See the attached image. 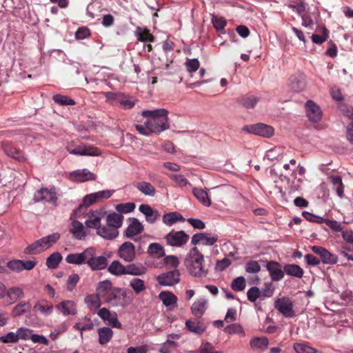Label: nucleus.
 <instances>
[{
    "label": "nucleus",
    "instance_id": "nucleus-1",
    "mask_svg": "<svg viewBox=\"0 0 353 353\" xmlns=\"http://www.w3.org/2000/svg\"><path fill=\"white\" fill-rule=\"evenodd\" d=\"M96 291L99 292L103 303L112 307H125L132 303V292L125 288L114 287L112 281L105 279L99 281Z\"/></svg>",
    "mask_w": 353,
    "mask_h": 353
},
{
    "label": "nucleus",
    "instance_id": "nucleus-2",
    "mask_svg": "<svg viewBox=\"0 0 353 353\" xmlns=\"http://www.w3.org/2000/svg\"><path fill=\"white\" fill-rule=\"evenodd\" d=\"M168 114V111L164 108L142 112V116L147 118L145 125L150 132L156 134H160L169 128Z\"/></svg>",
    "mask_w": 353,
    "mask_h": 353
},
{
    "label": "nucleus",
    "instance_id": "nucleus-3",
    "mask_svg": "<svg viewBox=\"0 0 353 353\" xmlns=\"http://www.w3.org/2000/svg\"><path fill=\"white\" fill-rule=\"evenodd\" d=\"M204 262V256L196 247H193L189 250L184 260L188 272L194 277H201L208 274Z\"/></svg>",
    "mask_w": 353,
    "mask_h": 353
},
{
    "label": "nucleus",
    "instance_id": "nucleus-4",
    "mask_svg": "<svg viewBox=\"0 0 353 353\" xmlns=\"http://www.w3.org/2000/svg\"><path fill=\"white\" fill-rule=\"evenodd\" d=\"M60 234L58 232L43 236L26 247L23 252L28 255L41 253L55 244L60 239Z\"/></svg>",
    "mask_w": 353,
    "mask_h": 353
},
{
    "label": "nucleus",
    "instance_id": "nucleus-5",
    "mask_svg": "<svg viewBox=\"0 0 353 353\" xmlns=\"http://www.w3.org/2000/svg\"><path fill=\"white\" fill-rule=\"evenodd\" d=\"M112 256V252H105L102 255L97 256L93 248H89L87 265L92 271L103 270L108 265V259Z\"/></svg>",
    "mask_w": 353,
    "mask_h": 353
},
{
    "label": "nucleus",
    "instance_id": "nucleus-6",
    "mask_svg": "<svg viewBox=\"0 0 353 353\" xmlns=\"http://www.w3.org/2000/svg\"><path fill=\"white\" fill-rule=\"evenodd\" d=\"M166 244L170 247L183 248L188 242L190 236L183 230H172L164 237Z\"/></svg>",
    "mask_w": 353,
    "mask_h": 353
},
{
    "label": "nucleus",
    "instance_id": "nucleus-7",
    "mask_svg": "<svg viewBox=\"0 0 353 353\" xmlns=\"http://www.w3.org/2000/svg\"><path fill=\"white\" fill-rule=\"evenodd\" d=\"M56 188L52 186L50 189L41 188L34 194L33 201L35 203L46 201L50 203H55L57 201Z\"/></svg>",
    "mask_w": 353,
    "mask_h": 353
},
{
    "label": "nucleus",
    "instance_id": "nucleus-8",
    "mask_svg": "<svg viewBox=\"0 0 353 353\" xmlns=\"http://www.w3.org/2000/svg\"><path fill=\"white\" fill-rule=\"evenodd\" d=\"M117 256L125 263L133 262L136 259V248L130 241L123 242L117 250Z\"/></svg>",
    "mask_w": 353,
    "mask_h": 353
},
{
    "label": "nucleus",
    "instance_id": "nucleus-9",
    "mask_svg": "<svg viewBox=\"0 0 353 353\" xmlns=\"http://www.w3.org/2000/svg\"><path fill=\"white\" fill-rule=\"evenodd\" d=\"M242 130L248 133L265 137H270L274 132V128L272 126L262 123L245 125Z\"/></svg>",
    "mask_w": 353,
    "mask_h": 353
},
{
    "label": "nucleus",
    "instance_id": "nucleus-10",
    "mask_svg": "<svg viewBox=\"0 0 353 353\" xmlns=\"http://www.w3.org/2000/svg\"><path fill=\"white\" fill-rule=\"evenodd\" d=\"M114 192V190H105L87 194L83 199V204L85 207H89L94 203L110 198Z\"/></svg>",
    "mask_w": 353,
    "mask_h": 353
},
{
    "label": "nucleus",
    "instance_id": "nucleus-11",
    "mask_svg": "<svg viewBox=\"0 0 353 353\" xmlns=\"http://www.w3.org/2000/svg\"><path fill=\"white\" fill-rule=\"evenodd\" d=\"M274 307L285 318H292L295 316L293 303L288 297L278 298L274 302Z\"/></svg>",
    "mask_w": 353,
    "mask_h": 353
},
{
    "label": "nucleus",
    "instance_id": "nucleus-12",
    "mask_svg": "<svg viewBox=\"0 0 353 353\" xmlns=\"http://www.w3.org/2000/svg\"><path fill=\"white\" fill-rule=\"evenodd\" d=\"M311 250L321 257L320 261L324 265H335L338 262L337 256L322 246L314 245L311 248Z\"/></svg>",
    "mask_w": 353,
    "mask_h": 353
},
{
    "label": "nucleus",
    "instance_id": "nucleus-13",
    "mask_svg": "<svg viewBox=\"0 0 353 353\" xmlns=\"http://www.w3.org/2000/svg\"><path fill=\"white\" fill-rule=\"evenodd\" d=\"M97 315L112 327L122 328V325L119 321L115 312H110L108 308L102 307L98 310Z\"/></svg>",
    "mask_w": 353,
    "mask_h": 353
},
{
    "label": "nucleus",
    "instance_id": "nucleus-14",
    "mask_svg": "<svg viewBox=\"0 0 353 353\" xmlns=\"http://www.w3.org/2000/svg\"><path fill=\"white\" fill-rule=\"evenodd\" d=\"M218 239L217 234L210 235L205 232H198L192 236L191 244L193 245L201 244L212 246L217 242Z\"/></svg>",
    "mask_w": 353,
    "mask_h": 353
},
{
    "label": "nucleus",
    "instance_id": "nucleus-15",
    "mask_svg": "<svg viewBox=\"0 0 353 353\" xmlns=\"http://www.w3.org/2000/svg\"><path fill=\"white\" fill-rule=\"evenodd\" d=\"M158 283L163 286H172L180 281V273L177 269L159 274L157 277Z\"/></svg>",
    "mask_w": 353,
    "mask_h": 353
},
{
    "label": "nucleus",
    "instance_id": "nucleus-16",
    "mask_svg": "<svg viewBox=\"0 0 353 353\" xmlns=\"http://www.w3.org/2000/svg\"><path fill=\"white\" fill-rule=\"evenodd\" d=\"M305 111L309 120L313 123L319 122L322 118V112L320 107L312 100L306 101Z\"/></svg>",
    "mask_w": 353,
    "mask_h": 353
},
{
    "label": "nucleus",
    "instance_id": "nucleus-17",
    "mask_svg": "<svg viewBox=\"0 0 353 353\" xmlns=\"http://www.w3.org/2000/svg\"><path fill=\"white\" fill-rule=\"evenodd\" d=\"M265 268L272 281H279L284 277L283 268L281 265L275 261H270L267 263Z\"/></svg>",
    "mask_w": 353,
    "mask_h": 353
},
{
    "label": "nucleus",
    "instance_id": "nucleus-18",
    "mask_svg": "<svg viewBox=\"0 0 353 353\" xmlns=\"http://www.w3.org/2000/svg\"><path fill=\"white\" fill-rule=\"evenodd\" d=\"M128 226L125 230L123 235L129 239L134 238L136 235L141 234L143 230V225L137 218H129Z\"/></svg>",
    "mask_w": 353,
    "mask_h": 353
},
{
    "label": "nucleus",
    "instance_id": "nucleus-19",
    "mask_svg": "<svg viewBox=\"0 0 353 353\" xmlns=\"http://www.w3.org/2000/svg\"><path fill=\"white\" fill-rule=\"evenodd\" d=\"M1 148L5 154L12 159L19 161H25L26 160L23 152L16 148L9 142H3L1 143Z\"/></svg>",
    "mask_w": 353,
    "mask_h": 353
},
{
    "label": "nucleus",
    "instance_id": "nucleus-20",
    "mask_svg": "<svg viewBox=\"0 0 353 353\" xmlns=\"http://www.w3.org/2000/svg\"><path fill=\"white\" fill-rule=\"evenodd\" d=\"M70 178L73 181L85 182L95 180L96 175L88 169L84 168L72 171L70 174Z\"/></svg>",
    "mask_w": 353,
    "mask_h": 353
},
{
    "label": "nucleus",
    "instance_id": "nucleus-21",
    "mask_svg": "<svg viewBox=\"0 0 353 353\" xmlns=\"http://www.w3.org/2000/svg\"><path fill=\"white\" fill-rule=\"evenodd\" d=\"M89 254V248L85 249L81 253H70L65 257V261L69 264L81 265L87 264Z\"/></svg>",
    "mask_w": 353,
    "mask_h": 353
},
{
    "label": "nucleus",
    "instance_id": "nucleus-22",
    "mask_svg": "<svg viewBox=\"0 0 353 353\" xmlns=\"http://www.w3.org/2000/svg\"><path fill=\"white\" fill-rule=\"evenodd\" d=\"M53 310L54 307L52 303L46 299L39 300L33 306V312L36 313L39 312L45 316L51 315Z\"/></svg>",
    "mask_w": 353,
    "mask_h": 353
},
{
    "label": "nucleus",
    "instance_id": "nucleus-23",
    "mask_svg": "<svg viewBox=\"0 0 353 353\" xmlns=\"http://www.w3.org/2000/svg\"><path fill=\"white\" fill-rule=\"evenodd\" d=\"M139 210L145 215L146 221L150 224L154 223L160 216L159 211L148 204L140 205Z\"/></svg>",
    "mask_w": 353,
    "mask_h": 353
},
{
    "label": "nucleus",
    "instance_id": "nucleus-24",
    "mask_svg": "<svg viewBox=\"0 0 353 353\" xmlns=\"http://www.w3.org/2000/svg\"><path fill=\"white\" fill-rule=\"evenodd\" d=\"M56 308L64 316L75 315L77 313V305L71 300L61 301L56 305Z\"/></svg>",
    "mask_w": 353,
    "mask_h": 353
},
{
    "label": "nucleus",
    "instance_id": "nucleus-25",
    "mask_svg": "<svg viewBox=\"0 0 353 353\" xmlns=\"http://www.w3.org/2000/svg\"><path fill=\"white\" fill-rule=\"evenodd\" d=\"M97 234L105 240L112 241L119 236V232L106 223V225H101V227L98 228Z\"/></svg>",
    "mask_w": 353,
    "mask_h": 353
},
{
    "label": "nucleus",
    "instance_id": "nucleus-26",
    "mask_svg": "<svg viewBox=\"0 0 353 353\" xmlns=\"http://www.w3.org/2000/svg\"><path fill=\"white\" fill-rule=\"evenodd\" d=\"M147 268L141 263H128L125 265V274L139 276L147 272Z\"/></svg>",
    "mask_w": 353,
    "mask_h": 353
},
{
    "label": "nucleus",
    "instance_id": "nucleus-27",
    "mask_svg": "<svg viewBox=\"0 0 353 353\" xmlns=\"http://www.w3.org/2000/svg\"><path fill=\"white\" fill-rule=\"evenodd\" d=\"M185 327L190 332L201 335L206 330L203 323L199 319H188L185 321Z\"/></svg>",
    "mask_w": 353,
    "mask_h": 353
},
{
    "label": "nucleus",
    "instance_id": "nucleus-28",
    "mask_svg": "<svg viewBox=\"0 0 353 353\" xmlns=\"http://www.w3.org/2000/svg\"><path fill=\"white\" fill-rule=\"evenodd\" d=\"M103 216V213L101 212H90L88 214V219L85 221V225L88 228L96 229L98 231L101 225V221Z\"/></svg>",
    "mask_w": 353,
    "mask_h": 353
},
{
    "label": "nucleus",
    "instance_id": "nucleus-29",
    "mask_svg": "<svg viewBox=\"0 0 353 353\" xmlns=\"http://www.w3.org/2000/svg\"><path fill=\"white\" fill-rule=\"evenodd\" d=\"M159 299L167 307H176L178 298L172 292L162 291L159 294Z\"/></svg>",
    "mask_w": 353,
    "mask_h": 353
},
{
    "label": "nucleus",
    "instance_id": "nucleus-30",
    "mask_svg": "<svg viewBox=\"0 0 353 353\" xmlns=\"http://www.w3.org/2000/svg\"><path fill=\"white\" fill-rule=\"evenodd\" d=\"M24 296V292L23 290L18 286H13L8 289L6 296L5 299H6V301L9 304H13L15 303L18 299L23 298Z\"/></svg>",
    "mask_w": 353,
    "mask_h": 353
},
{
    "label": "nucleus",
    "instance_id": "nucleus-31",
    "mask_svg": "<svg viewBox=\"0 0 353 353\" xmlns=\"http://www.w3.org/2000/svg\"><path fill=\"white\" fill-rule=\"evenodd\" d=\"M272 295V290H269L267 293H263L260 289L254 286L250 288L247 292L248 299L250 302H255L257 299H264L265 297H270Z\"/></svg>",
    "mask_w": 353,
    "mask_h": 353
},
{
    "label": "nucleus",
    "instance_id": "nucleus-32",
    "mask_svg": "<svg viewBox=\"0 0 353 353\" xmlns=\"http://www.w3.org/2000/svg\"><path fill=\"white\" fill-rule=\"evenodd\" d=\"M67 150L72 154L81 155V156H92L97 157L99 155V151L96 148H72L71 145L67 146Z\"/></svg>",
    "mask_w": 353,
    "mask_h": 353
},
{
    "label": "nucleus",
    "instance_id": "nucleus-33",
    "mask_svg": "<svg viewBox=\"0 0 353 353\" xmlns=\"http://www.w3.org/2000/svg\"><path fill=\"white\" fill-rule=\"evenodd\" d=\"M163 223L168 226H172L177 222H184V217L177 212L164 214L162 217Z\"/></svg>",
    "mask_w": 353,
    "mask_h": 353
},
{
    "label": "nucleus",
    "instance_id": "nucleus-34",
    "mask_svg": "<svg viewBox=\"0 0 353 353\" xmlns=\"http://www.w3.org/2000/svg\"><path fill=\"white\" fill-rule=\"evenodd\" d=\"M105 220L106 223L109 225V226L116 229V230H119L123 225V216L116 212H112L106 216Z\"/></svg>",
    "mask_w": 353,
    "mask_h": 353
},
{
    "label": "nucleus",
    "instance_id": "nucleus-35",
    "mask_svg": "<svg viewBox=\"0 0 353 353\" xmlns=\"http://www.w3.org/2000/svg\"><path fill=\"white\" fill-rule=\"evenodd\" d=\"M207 309V300L205 299H200L195 301L192 307V313L196 317L201 318Z\"/></svg>",
    "mask_w": 353,
    "mask_h": 353
},
{
    "label": "nucleus",
    "instance_id": "nucleus-36",
    "mask_svg": "<svg viewBox=\"0 0 353 353\" xmlns=\"http://www.w3.org/2000/svg\"><path fill=\"white\" fill-rule=\"evenodd\" d=\"M316 32L319 34H313L311 37L312 41L315 44L321 45L329 37V31L324 26L316 28Z\"/></svg>",
    "mask_w": 353,
    "mask_h": 353
},
{
    "label": "nucleus",
    "instance_id": "nucleus-37",
    "mask_svg": "<svg viewBox=\"0 0 353 353\" xmlns=\"http://www.w3.org/2000/svg\"><path fill=\"white\" fill-rule=\"evenodd\" d=\"M192 193L202 205L205 207H210L211 205V199L205 190L201 188H193Z\"/></svg>",
    "mask_w": 353,
    "mask_h": 353
},
{
    "label": "nucleus",
    "instance_id": "nucleus-38",
    "mask_svg": "<svg viewBox=\"0 0 353 353\" xmlns=\"http://www.w3.org/2000/svg\"><path fill=\"white\" fill-rule=\"evenodd\" d=\"M107 268L108 271L114 276L125 275V265H123L119 260L113 261L108 265Z\"/></svg>",
    "mask_w": 353,
    "mask_h": 353
},
{
    "label": "nucleus",
    "instance_id": "nucleus-39",
    "mask_svg": "<svg viewBox=\"0 0 353 353\" xmlns=\"http://www.w3.org/2000/svg\"><path fill=\"white\" fill-rule=\"evenodd\" d=\"M284 274L301 279L303 276V270L296 264H286L283 266Z\"/></svg>",
    "mask_w": 353,
    "mask_h": 353
},
{
    "label": "nucleus",
    "instance_id": "nucleus-40",
    "mask_svg": "<svg viewBox=\"0 0 353 353\" xmlns=\"http://www.w3.org/2000/svg\"><path fill=\"white\" fill-rule=\"evenodd\" d=\"M70 232L72 234L74 238L78 240L84 239L86 235L83 223L77 220L72 222V226Z\"/></svg>",
    "mask_w": 353,
    "mask_h": 353
},
{
    "label": "nucleus",
    "instance_id": "nucleus-41",
    "mask_svg": "<svg viewBox=\"0 0 353 353\" xmlns=\"http://www.w3.org/2000/svg\"><path fill=\"white\" fill-rule=\"evenodd\" d=\"M99 343L106 345L113 336V331L108 327H103L98 329Z\"/></svg>",
    "mask_w": 353,
    "mask_h": 353
},
{
    "label": "nucleus",
    "instance_id": "nucleus-42",
    "mask_svg": "<svg viewBox=\"0 0 353 353\" xmlns=\"http://www.w3.org/2000/svg\"><path fill=\"white\" fill-rule=\"evenodd\" d=\"M134 34L138 41L141 42H154V37L150 33V31L145 28L143 29L141 27H137L134 32Z\"/></svg>",
    "mask_w": 353,
    "mask_h": 353
},
{
    "label": "nucleus",
    "instance_id": "nucleus-43",
    "mask_svg": "<svg viewBox=\"0 0 353 353\" xmlns=\"http://www.w3.org/2000/svg\"><path fill=\"white\" fill-rule=\"evenodd\" d=\"M284 149L282 147H275L266 152L265 157L271 161H281L283 157Z\"/></svg>",
    "mask_w": 353,
    "mask_h": 353
},
{
    "label": "nucleus",
    "instance_id": "nucleus-44",
    "mask_svg": "<svg viewBox=\"0 0 353 353\" xmlns=\"http://www.w3.org/2000/svg\"><path fill=\"white\" fill-rule=\"evenodd\" d=\"M328 179L332 183L333 188L336 191L337 195L340 198H343L344 187L341 176L336 175L330 176Z\"/></svg>",
    "mask_w": 353,
    "mask_h": 353
},
{
    "label": "nucleus",
    "instance_id": "nucleus-45",
    "mask_svg": "<svg viewBox=\"0 0 353 353\" xmlns=\"http://www.w3.org/2000/svg\"><path fill=\"white\" fill-rule=\"evenodd\" d=\"M30 303L28 301H21L16 305L12 311V315L14 317L21 316L30 312Z\"/></svg>",
    "mask_w": 353,
    "mask_h": 353
},
{
    "label": "nucleus",
    "instance_id": "nucleus-46",
    "mask_svg": "<svg viewBox=\"0 0 353 353\" xmlns=\"http://www.w3.org/2000/svg\"><path fill=\"white\" fill-rule=\"evenodd\" d=\"M223 332L228 334H237L241 337L245 336V332L239 323H231L223 329Z\"/></svg>",
    "mask_w": 353,
    "mask_h": 353
},
{
    "label": "nucleus",
    "instance_id": "nucleus-47",
    "mask_svg": "<svg viewBox=\"0 0 353 353\" xmlns=\"http://www.w3.org/2000/svg\"><path fill=\"white\" fill-rule=\"evenodd\" d=\"M129 286L133 290L135 294H139L146 289L145 281L138 277L132 279L129 282Z\"/></svg>",
    "mask_w": 353,
    "mask_h": 353
},
{
    "label": "nucleus",
    "instance_id": "nucleus-48",
    "mask_svg": "<svg viewBox=\"0 0 353 353\" xmlns=\"http://www.w3.org/2000/svg\"><path fill=\"white\" fill-rule=\"evenodd\" d=\"M250 345L252 349L265 350L269 345V341L265 336L254 337L250 340Z\"/></svg>",
    "mask_w": 353,
    "mask_h": 353
},
{
    "label": "nucleus",
    "instance_id": "nucleus-49",
    "mask_svg": "<svg viewBox=\"0 0 353 353\" xmlns=\"http://www.w3.org/2000/svg\"><path fill=\"white\" fill-rule=\"evenodd\" d=\"M85 303L90 307L99 308L102 304V298L99 296V292L95 294H89L85 297Z\"/></svg>",
    "mask_w": 353,
    "mask_h": 353
},
{
    "label": "nucleus",
    "instance_id": "nucleus-50",
    "mask_svg": "<svg viewBox=\"0 0 353 353\" xmlns=\"http://www.w3.org/2000/svg\"><path fill=\"white\" fill-rule=\"evenodd\" d=\"M62 259V256L59 252H53L47 258L46 265L50 269H55L59 266Z\"/></svg>",
    "mask_w": 353,
    "mask_h": 353
},
{
    "label": "nucleus",
    "instance_id": "nucleus-51",
    "mask_svg": "<svg viewBox=\"0 0 353 353\" xmlns=\"http://www.w3.org/2000/svg\"><path fill=\"white\" fill-rule=\"evenodd\" d=\"M137 188L145 195L153 196L155 195L156 190L154 186L145 181L140 182L137 184Z\"/></svg>",
    "mask_w": 353,
    "mask_h": 353
},
{
    "label": "nucleus",
    "instance_id": "nucleus-52",
    "mask_svg": "<svg viewBox=\"0 0 353 353\" xmlns=\"http://www.w3.org/2000/svg\"><path fill=\"white\" fill-rule=\"evenodd\" d=\"M52 99L56 103L60 105H74L76 104L74 99L60 94L54 95Z\"/></svg>",
    "mask_w": 353,
    "mask_h": 353
},
{
    "label": "nucleus",
    "instance_id": "nucleus-53",
    "mask_svg": "<svg viewBox=\"0 0 353 353\" xmlns=\"http://www.w3.org/2000/svg\"><path fill=\"white\" fill-rule=\"evenodd\" d=\"M148 253L156 255L158 257H162L165 255L163 247L158 243H150L148 248Z\"/></svg>",
    "mask_w": 353,
    "mask_h": 353
},
{
    "label": "nucleus",
    "instance_id": "nucleus-54",
    "mask_svg": "<svg viewBox=\"0 0 353 353\" xmlns=\"http://www.w3.org/2000/svg\"><path fill=\"white\" fill-rule=\"evenodd\" d=\"M259 99L256 97L243 96L239 99V103L246 108H253L257 103Z\"/></svg>",
    "mask_w": 353,
    "mask_h": 353
},
{
    "label": "nucleus",
    "instance_id": "nucleus-55",
    "mask_svg": "<svg viewBox=\"0 0 353 353\" xmlns=\"http://www.w3.org/2000/svg\"><path fill=\"white\" fill-rule=\"evenodd\" d=\"M293 349L296 353H316V349L312 347L306 343H296L293 345Z\"/></svg>",
    "mask_w": 353,
    "mask_h": 353
},
{
    "label": "nucleus",
    "instance_id": "nucleus-56",
    "mask_svg": "<svg viewBox=\"0 0 353 353\" xmlns=\"http://www.w3.org/2000/svg\"><path fill=\"white\" fill-rule=\"evenodd\" d=\"M115 209L119 213L128 214L133 212L135 209V204L132 202L117 204Z\"/></svg>",
    "mask_w": 353,
    "mask_h": 353
},
{
    "label": "nucleus",
    "instance_id": "nucleus-57",
    "mask_svg": "<svg viewBox=\"0 0 353 353\" xmlns=\"http://www.w3.org/2000/svg\"><path fill=\"white\" fill-rule=\"evenodd\" d=\"M211 21L214 28L216 30H223L227 25V21L222 17H217L214 14L212 16Z\"/></svg>",
    "mask_w": 353,
    "mask_h": 353
},
{
    "label": "nucleus",
    "instance_id": "nucleus-58",
    "mask_svg": "<svg viewBox=\"0 0 353 353\" xmlns=\"http://www.w3.org/2000/svg\"><path fill=\"white\" fill-rule=\"evenodd\" d=\"M169 177L176 183V185L179 187L183 188L187 185H190L188 179L181 174H169Z\"/></svg>",
    "mask_w": 353,
    "mask_h": 353
},
{
    "label": "nucleus",
    "instance_id": "nucleus-59",
    "mask_svg": "<svg viewBox=\"0 0 353 353\" xmlns=\"http://www.w3.org/2000/svg\"><path fill=\"white\" fill-rule=\"evenodd\" d=\"M245 280L243 276H239L234 279L231 284V288L234 291H242L245 289Z\"/></svg>",
    "mask_w": 353,
    "mask_h": 353
},
{
    "label": "nucleus",
    "instance_id": "nucleus-60",
    "mask_svg": "<svg viewBox=\"0 0 353 353\" xmlns=\"http://www.w3.org/2000/svg\"><path fill=\"white\" fill-rule=\"evenodd\" d=\"M302 216L307 221L312 223H324L325 218L315 215L311 212L303 211L302 212Z\"/></svg>",
    "mask_w": 353,
    "mask_h": 353
},
{
    "label": "nucleus",
    "instance_id": "nucleus-61",
    "mask_svg": "<svg viewBox=\"0 0 353 353\" xmlns=\"http://www.w3.org/2000/svg\"><path fill=\"white\" fill-rule=\"evenodd\" d=\"M245 270L247 273L256 274L261 271V266L257 261H250L245 264Z\"/></svg>",
    "mask_w": 353,
    "mask_h": 353
},
{
    "label": "nucleus",
    "instance_id": "nucleus-62",
    "mask_svg": "<svg viewBox=\"0 0 353 353\" xmlns=\"http://www.w3.org/2000/svg\"><path fill=\"white\" fill-rule=\"evenodd\" d=\"M17 332L19 340L26 341L30 339L33 331L29 328L21 327L17 329Z\"/></svg>",
    "mask_w": 353,
    "mask_h": 353
},
{
    "label": "nucleus",
    "instance_id": "nucleus-63",
    "mask_svg": "<svg viewBox=\"0 0 353 353\" xmlns=\"http://www.w3.org/2000/svg\"><path fill=\"white\" fill-rule=\"evenodd\" d=\"M117 104L122 107L123 109L128 110L132 108L134 106L135 102L121 94Z\"/></svg>",
    "mask_w": 353,
    "mask_h": 353
},
{
    "label": "nucleus",
    "instance_id": "nucleus-64",
    "mask_svg": "<svg viewBox=\"0 0 353 353\" xmlns=\"http://www.w3.org/2000/svg\"><path fill=\"white\" fill-rule=\"evenodd\" d=\"M199 353H219L215 350L214 346L210 343H202L199 350Z\"/></svg>",
    "mask_w": 353,
    "mask_h": 353
}]
</instances>
